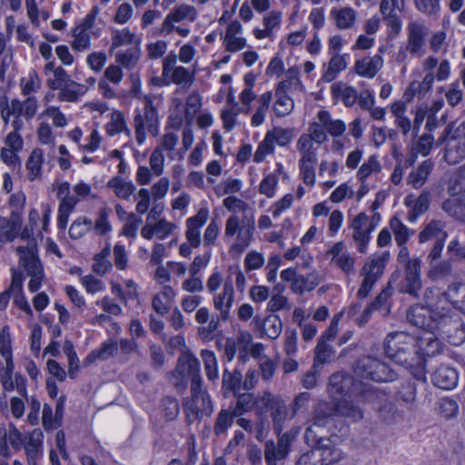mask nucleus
Wrapping results in <instances>:
<instances>
[{"instance_id": "f257e3e1", "label": "nucleus", "mask_w": 465, "mask_h": 465, "mask_svg": "<svg viewBox=\"0 0 465 465\" xmlns=\"http://www.w3.org/2000/svg\"><path fill=\"white\" fill-rule=\"evenodd\" d=\"M420 350L417 339L405 331L391 332L384 341L386 355L402 366H412L420 362Z\"/></svg>"}, {"instance_id": "f03ea898", "label": "nucleus", "mask_w": 465, "mask_h": 465, "mask_svg": "<svg viewBox=\"0 0 465 465\" xmlns=\"http://www.w3.org/2000/svg\"><path fill=\"white\" fill-rule=\"evenodd\" d=\"M328 391L331 397L348 396L355 399L358 403L371 402L378 396L370 385L343 373L331 375Z\"/></svg>"}, {"instance_id": "7ed1b4c3", "label": "nucleus", "mask_w": 465, "mask_h": 465, "mask_svg": "<svg viewBox=\"0 0 465 465\" xmlns=\"http://www.w3.org/2000/svg\"><path fill=\"white\" fill-rule=\"evenodd\" d=\"M255 231L254 217H244L240 219L238 215H231L225 223L223 238L230 240L234 238L230 247V252L242 253L247 249L253 240Z\"/></svg>"}, {"instance_id": "20e7f679", "label": "nucleus", "mask_w": 465, "mask_h": 465, "mask_svg": "<svg viewBox=\"0 0 465 465\" xmlns=\"http://www.w3.org/2000/svg\"><path fill=\"white\" fill-rule=\"evenodd\" d=\"M435 331L446 336L449 342L459 345L465 341V327L459 312L450 306L436 303Z\"/></svg>"}, {"instance_id": "39448f33", "label": "nucleus", "mask_w": 465, "mask_h": 465, "mask_svg": "<svg viewBox=\"0 0 465 465\" xmlns=\"http://www.w3.org/2000/svg\"><path fill=\"white\" fill-rule=\"evenodd\" d=\"M389 258L390 253L385 252L380 255H371L365 261L359 272L362 281L357 292L358 298L365 299L369 296L373 286L382 277Z\"/></svg>"}, {"instance_id": "423d86ee", "label": "nucleus", "mask_w": 465, "mask_h": 465, "mask_svg": "<svg viewBox=\"0 0 465 465\" xmlns=\"http://www.w3.org/2000/svg\"><path fill=\"white\" fill-rule=\"evenodd\" d=\"M195 79V69H190L177 64L174 54H167L163 60L162 79H155L157 84H170L191 86Z\"/></svg>"}, {"instance_id": "0eeeda50", "label": "nucleus", "mask_w": 465, "mask_h": 465, "mask_svg": "<svg viewBox=\"0 0 465 465\" xmlns=\"http://www.w3.org/2000/svg\"><path fill=\"white\" fill-rule=\"evenodd\" d=\"M354 372L360 378L376 382H389L396 378V373L384 361L372 356L360 358Z\"/></svg>"}, {"instance_id": "6e6552de", "label": "nucleus", "mask_w": 465, "mask_h": 465, "mask_svg": "<svg viewBox=\"0 0 465 465\" xmlns=\"http://www.w3.org/2000/svg\"><path fill=\"white\" fill-rule=\"evenodd\" d=\"M183 367L187 371L188 375L191 379V396L195 398L203 397V407L205 410L211 411V398L208 392L203 389V380L200 375V361L193 354L184 355L179 358L178 366L173 373V376L176 372H178L179 368Z\"/></svg>"}, {"instance_id": "1a4fd4ad", "label": "nucleus", "mask_w": 465, "mask_h": 465, "mask_svg": "<svg viewBox=\"0 0 465 465\" xmlns=\"http://www.w3.org/2000/svg\"><path fill=\"white\" fill-rule=\"evenodd\" d=\"M446 141L444 159L450 164H457L465 159V121L458 127L450 124L444 131Z\"/></svg>"}, {"instance_id": "9d476101", "label": "nucleus", "mask_w": 465, "mask_h": 465, "mask_svg": "<svg viewBox=\"0 0 465 465\" xmlns=\"http://www.w3.org/2000/svg\"><path fill=\"white\" fill-rule=\"evenodd\" d=\"M464 180L465 165L460 167L453 185L449 188L452 195L442 203V209L450 216L465 223V188L461 185Z\"/></svg>"}, {"instance_id": "9b49d317", "label": "nucleus", "mask_w": 465, "mask_h": 465, "mask_svg": "<svg viewBox=\"0 0 465 465\" xmlns=\"http://www.w3.org/2000/svg\"><path fill=\"white\" fill-rule=\"evenodd\" d=\"M420 260L414 258L404 265L403 279L399 284V292L417 298L422 287Z\"/></svg>"}, {"instance_id": "f8f14e48", "label": "nucleus", "mask_w": 465, "mask_h": 465, "mask_svg": "<svg viewBox=\"0 0 465 465\" xmlns=\"http://www.w3.org/2000/svg\"><path fill=\"white\" fill-rule=\"evenodd\" d=\"M221 41L225 51L229 53L241 52L248 45L243 26L238 20H232L227 24L221 34Z\"/></svg>"}, {"instance_id": "ddd939ff", "label": "nucleus", "mask_w": 465, "mask_h": 465, "mask_svg": "<svg viewBox=\"0 0 465 465\" xmlns=\"http://www.w3.org/2000/svg\"><path fill=\"white\" fill-rule=\"evenodd\" d=\"M377 223L374 221L369 223V216L365 213H360L355 216L351 223L352 229V239L357 245V250L361 253L367 252V247L371 240V233L376 228Z\"/></svg>"}, {"instance_id": "4468645a", "label": "nucleus", "mask_w": 465, "mask_h": 465, "mask_svg": "<svg viewBox=\"0 0 465 465\" xmlns=\"http://www.w3.org/2000/svg\"><path fill=\"white\" fill-rule=\"evenodd\" d=\"M436 302L428 306L414 305L407 313L408 321L420 329L435 332Z\"/></svg>"}, {"instance_id": "2eb2a0df", "label": "nucleus", "mask_w": 465, "mask_h": 465, "mask_svg": "<svg viewBox=\"0 0 465 465\" xmlns=\"http://www.w3.org/2000/svg\"><path fill=\"white\" fill-rule=\"evenodd\" d=\"M345 131V124L341 120L331 121V118H319L318 123L310 125V134L314 142L322 143L326 141L327 134L339 136Z\"/></svg>"}, {"instance_id": "dca6fc26", "label": "nucleus", "mask_w": 465, "mask_h": 465, "mask_svg": "<svg viewBox=\"0 0 465 465\" xmlns=\"http://www.w3.org/2000/svg\"><path fill=\"white\" fill-rule=\"evenodd\" d=\"M44 433L41 429H34L25 434L23 448L28 465H39L44 457Z\"/></svg>"}, {"instance_id": "f3484780", "label": "nucleus", "mask_w": 465, "mask_h": 465, "mask_svg": "<svg viewBox=\"0 0 465 465\" xmlns=\"http://www.w3.org/2000/svg\"><path fill=\"white\" fill-rule=\"evenodd\" d=\"M25 440V435L16 428V426L10 422L8 424L0 425V456L7 458L11 455L7 442L11 444L13 449L20 450Z\"/></svg>"}, {"instance_id": "a211bd4d", "label": "nucleus", "mask_w": 465, "mask_h": 465, "mask_svg": "<svg viewBox=\"0 0 465 465\" xmlns=\"http://www.w3.org/2000/svg\"><path fill=\"white\" fill-rule=\"evenodd\" d=\"M337 416L336 404L322 401L317 404L314 410L313 423L308 427L304 433V438L309 442L315 437L314 427H324L328 425Z\"/></svg>"}, {"instance_id": "6ab92c4d", "label": "nucleus", "mask_w": 465, "mask_h": 465, "mask_svg": "<svg viewBox=\"0 0 465 465\" xmlns=\"http://www.w3.org/2000/svg\"><path fill=\"white\" fill-rule=\"evenodd\" d=\"M20 255V264L26 272L32 275L44 274L43 265L41 264L36 252L37 245L35 240H30L25 246L16 248Z\"/></svg>"}, {"instance_id": "aec40b11", "label": "nucleus", "mask_w": 465, "mask_h": 465, "mask_svg": "<svg viewBox=\"0 0 465 465\" xmlns=\"http://www.w3.org/2000/svg\"><path fill=\"white\" fill-rule=\"evenodd\" d=\"M208 218L209 210L203 207L194 216L186 220L185 238L193 248H198L201 244V228L205 224Z\"/></svg>"}, {"instance_id": "412c9836", "label": "nucleus", "mask_w": 465, "mask_h": 465, "mask_svg": "<svg viewBox=\"0 0 465 465\" xmlns=\"http://www.w3.org/2000/svg\"><path fill=\"white\" fill-rule=\"evenodd\" d=\"M321 465H335L344 460L346 454L334 444L330 438H316Z\"/></svg>"}, {"instance_id": "4be33fe9", "label": "nucleus", "mask_w": 465, "mask_h": 465, "mask_svg": "<svg viewBox=\"0 0 465 465\" xmlns=\"http://www.w3.org/2000/svg\"><path fill=\"white\" fill-rule=\"evenodd\" d=\"M234 302V290L232 280L226 278L223 292L213 296L214 308L220 312L221 319L227 321L230 317V312Z\"/></svg>"}, {"instance_id": "5701e85b", "label": "nucleus", "mask_w": 465, "mask_h": 465, "mask_svg": "<svg viewBox=\"0 0 465 465\" xmlns=\"http://www.w3.org/2000/svg\"><path fill=\"white\" fill-rule=\"evenodd\" d=\"M253 322L260 332L261 337L277 339L282 331V322L279 316L269 314L264 319L256 316Z\"/></svg>"}, {"instance_id": "b1692460", "label": "nucleus", "mask_w": 465, "mask_h": 465, "mask_svg": "<svg viewBox=\"0 0 465 465\" xmlns=\"http://www.w3.org/2000/svg\"><path fill=\"white\" fill-rule=\"evenodd\" d=\"M203 397H197L194 399L193 396L184 398L183 401V408L185 413L186 421L188 424H192L196 420H200L203 414L211 416L213 412V404L211 401V411L205 410L203 407Z\"/></svg>"}, {"instance_id": "393cba45", "label": "nucleus", "mask_w": 465, "mask_h": 465, "mask_svg": "<svg viewBox=\"0 0 465 465\" xmlns=\"http://www.w3.org/2000/svg\"><path fill=\"white\" fill-rule=\"evenodd\" d=\"M276 89L278 92L305 93L306 89L301 78L300 67L298 65L289 67L284 73V79L277 84Z\"/></svg>"}, {"instance_id": "a878e982", "label": "nucleus", "mask_w": 465, "mask_h": 465, "mask_svg": "<svg viewBox=\"0 0 465 465\" xmlns=\"http://www.w3.org/2000/svg\"><path fill=\"white\" fill-rule=\"evenodd\" d=\"M408 35L407 50L415 56H420L424 48L426 28L417 22H411L408 25Z\"/></svg>"}, {"instance_id": "bb28decb", "label": "nucleus", "mask_w": 465, "mask_h": 465, "mask_svg": "<svg viewBox=\"0 0 465 465\" xmlns=\"http://www.w3.org/2000/svg\"><path fill=\"white\" fill-rule=\"evenodd\" d=\"M330 18L334 22L337 28L341 30L351 29L356 23L357 12L351 6H336L331 8Z\"/></svg>"}, {"instance_id": "cd10ccee", "label": "nucleus", "mask_w": 465, "mask_h": 465, "mask_svg": "<svg viewBox=\"0 0 465 465\" xmlns=\"http://www.w3.org/2000/svg\"><path fill=\"white\" fill-rule=\"evenodd\" d=\"M445 228L446 223L443 221L431 220L420 232L418 235L419 242L423 243L430 240H434V242H445L448 238V232Z\"/></svg>"}, {"instance_id": "c85d7f7f", "label": "nucleus", "mask_w": 465, "mask_h": 465, "mask_svg": "<svg viewBox=\"0 0 465 465\" xmlns=\"http://www.w3.org/2000/svg\"><path fill=\"white\" fill-rule=\"evenodd\" d=\"M431 381L434 386L442 390H451L458 383V373L456 370L448 365H440L433 372Z\"/></svg>"}, {"instance_id": "c756f323", "label": "nucleus", "mask_w": 465, "mask_h": 465, "mask_svg": "<svg viewBox=\"0 0 465 465\" xmlns=\"http://www.w3.org/2000/svg\"><path fill=\"white\" fill-rule=\"evenodd\" d=\"M383 66V58L380 54L364 57L354 64L355 73L364 78L371 79Z\"/></svg>"}, {"instance_id": "7c9ffc66", "label": "nucleus", "mask_w": 465, "mask_h": 465, "mask_svg": "<svg viewBox=\"0 0 465 465\" xmlns=\"http://www.w3.org/2000/svg\"><path fill=\"white\" fill-rule=\"evenodd\" d=\"M464 288L465 286L461 283L453 282L450 284L447 291L438 295L436 303L450 307L453 306L460 310L462 302H464Z\"/></svg>"}, {"instance_id": "2f4dec72", "label": "nucleus", "mask_w": 465, "mask_h": 465, "mask_svg": "<svg viewBox=\"0 0 465 465\" xmlns=\"http://www.w3.org/2000/svg\"><path fill=\"white\" fill-rule=\"evenodd\" d=\"M404 203L411 208L408 213L409 221L415 222L419 216L429 210L430 194L428 191H423L415 200L411 195H408L404 200Z\"/></svg>"}, {"instance_id": "473e14b6", "label": "nucleus", "mask_w": 465, "mask_h": 465, "mask_svg": "<svg viewBox=\"0 0 465 465\" xmlns=\"http://www.w3.org/2000/svg\"><path fill=\"white\" fill-rule=\"evenodd\" d=\"M22 219L15 217H4L0 215V245L13 242L19 234Z\"/></svg>"}, {"instance_id": "72a5a7b5", "label": "nucleus", "mask_w": 465, "mask_h": 465, "mask_svg": "<svg viewBox=\"0 0 465 465\" xmlns=\"http://www.w3.org/2000/svg\"><path fill=\"white\" fill-rule=\"evenodd\" d=\"M331 97L335 101H341L344 105L352 106L358 98L357 90L343 82H336L331 87Z\"/></svg>"}, {"instance_id": "f704fd0d", "label": "nucleus", "mask_w": 465, "mask_h": 465, "mask_svg": "<svg viewBox=\"0 0 465 465\" xmlns=\"http://www.w3.org/2000/svg\"><path fill=\"white\" fill-rule=\"evenodd\" d=\"M335 404L338 417L348 419L352 422H357L363 419V410L353 401L343 399L337 401Z\"/></svg>"}, {"instance_id": "c9c22d12", "label": "nucleus", "mask_w": 465, "mask_h": 465, "mask_svg": "<svg viewBox=\"0 0 465 465\" xmlns=\"http://www.w3.org/2000/svg\"><path fill=\"white\" fill-rule=\"evenodd\" d=\"M174 297L175 292L173 289L169 285H165L159 293L153 297L152 307L158 314L165 315L170 311Z\"/></svg>"}, {"instance_id": "e433bc0d", "label": "nucleus", "mask_w": 465, "mask_h": 465, "mask_svg": "<svg viewBox=\"0 0 465 465\" xmlns=\"http://www.w3.org/2000/svg\"><path fill=\"white\" fill-rule=\"evenodd\" d=\"M331 59L326 70L322 73V80L325 83L332 82L338 74L343 72L347 68L346 54H329Z\"/></svg>"}, {"instance_id": "4c0bfd02", "label": "nucleus", "mask_w": 465, "mask_h": 465, "mask_svg": "<svg viewBox=\"0 0 465 465\" xmlns=\"http://www.w3.org/2000/svg\"><path fill=\"white\" fill-rule=\"evenodd\" d=\"M321 281L320 275L315 272L306 275L298 274L295 282L291 284V289L296 294H303L306 292L313 291L320 284Z\"/></svg>"}, {"instance_id": "58836bf2", "label": "nucleus", "mask_w": 465, "mask_h": 465, "mask_svg": "<svg viewBox=\"0 0 465 465\" xmlns=\"http://www.w3.org/2000/svg\"><path fill=\"white\" fill-rule=\"evenodd\" d=\"M433 167L434 163L431 160L423 161L415 171L409 174L407 178L408 183L415 189L420 188L426 183Z\"/></svg>"}, {"instance_id": "ea45409f", "label": "nucleus", "mask_w": 465, "mask_h": 465, "mask_svg": "<svg viewBox=\"0 0 465 465\" xmlns=\"http://www.w3.org/2000/svg\"><path fill=\"white\" fill-rule=\"evenodd\" d=\"M37 104L34 97H28L25 103L13 100L8 105L6 116H33L36 112Z\"/></svg>"}, {"instance_id": "a19ab883", "label": "nucleus", "mask_w": 465, "mask_h": 465, "mask_svg": "<svg viewBox=\"0 0 465 465\" xmlns=\"http://www.w3.org/2000/svg\"><path fill=\"white\" fill-rule=\"evenodd\" d=\"M307 26L288 33L279 41V48L282 51L293 50L300 47L304 43L307 36Z\"/></svg>"}, {"instance_id": "79ce46f5", "label": "nucleus", "mask_w": 465, "mask_h": 465, "mask_svg": "<svg viewBox=\"0 0 465 465\" xmlns=\"http://www.w3.org/2000/svg\"><path fill=\"white\" fill-rule=\"evenodd\" d=\"M271 418L272 420L273 430L280 435L284 429L285 422L292 419V413L289 414L284 402L280 400L278 403L271 411Z\"/></svg>"}, {"instance_id": "37998d69", "label": "nucleus", "mask_w": 465, "mask_h": 465, "mask_svg": "<svg viewBox=\"0 0 465 465\" xmlns=\"http://www.w3.org/2000/svg\"><path fill=\"white\" fill-rule=\"evenodd\" d=\"M141 40L128 28L116 29L112 33V48L129 46L134 45L139 46Z\"/></svg>"}, {"instance_id": "c03bdc74", "label": "nucleus", "mask_w": 465, "mask_h": 465, "mask_svg": "<svg viewBox=\"0 0 465 465\" xmlns=\"http://www.w3.org/2000/svg\"><path fill=\"white\" fill-rule=\"evenodd\" d=\"M43 163V151L39 148L34 149L25 163V167L28 171V179L30 181L41 177Z\"/></svg>"}, {"instance_id": "a18cd8bd", "label": "nucleus", "mask_w": 465, "mask_h": 465, "mask_svg": "<svg viewBox=\"0 0 465 465\" xmlns=\"http://www.w3.org/2000/svg\"><path fill=\"white\" fill-rule=\"evenodd\" d=\"M197 16L198 12L195 7L186 4L179 5L166 15V17L178 25L184 20L193 22Z\"/></svg>"}, {"instance_id": "49530a36", "label": "nucleus", "mask_w": 465, "mask_h": 465, "mask_svg": "<svg viewBox=\"0 0 465 465\" xmlns=\"http://www.w3.org/2000/svg\"><path fill=\"white\" fill-rule=\"evenodd\" d=\"M238 416L233 414V410L232 406L228 409H222L216 417L214 425H213V432L216 435H222L227 432L228 429L233 423V419Z\"/></svg>"}, {"instance_id": "de8ad7c7", "label": "nucleus", "mask_w": 465, "mask_h": 465, "mask_svg": "<svg viewBox=\"0 0 465 465\" xmlns=\"http://www.w3.org/2000/svg\"><path fill=\"white\" fill-rule=\"evenodd\" d=\"M111 254L110 245L107 244L99 253L94 257V264L92 266L93 272L96 274L103 276L110 272L113 268L108 257Z\"/></svg>"}, {"instance_id": "09e8293b", "label": "nucleus", "mask_w": 465, "mask_h": 465, "mask_svg": "<svg viewBox=\"0 0 465 465\" xmlns=\"http://www.w3.org/2000/svg\"><path fill=\"white\" fill-rule=\"evenodd\" d=\"M452 273V265L443 260L432 264L427 272V277L432 282H440L449 278Z\"/></svg>"}, {"instance_id": "8fccbe9b", "label": "nucleus", "mask_w": 465, "mask_h": 465, "mask_svg": "<svg viewBox=\"0 0 465 465\" xmlns=\"http://www.w3.org/2000/svg\"><path fill=\"white\" fill-rule=\"evenodd\" d=\"M232 409L233 410V414L238 417L255 410L254 394L250 392L238 394L235 405L232 406Z\"/></svg>"}, {"instance_id": "3c124183", "label": "nucleus", "mask_w": 465, "mask_h": 465, "mask_svg": "<svg viewBox=\"0 0 465 465\" xmlns=\"http://www.w3.org/2000/svg\"><path fill=\"white\" fill-rule=\"evenodd\" d=\"M242 375L240 371H230L227 369L223 373L222 388L224 391H232L234 395L240 391Z\"/></svg>"}, {"instance_id": "603ef678", "label": "nucleus", "mask_w": 465, "mask_h": 465, "mask_svg": "<svg viewBox=\"0 0 465 465\" xmlns=\"http://www.w3.org/2000/svg\"><path fill=\"white\" fill-rule=\"evenodd\" d=\"M281 399L273 396L270 391H263L262 395L255 396V411L256 414L262 416L266 411H272V409L278 403Z\"/></svg>"}, {"instance_id": "864d4df0", "label": "nucleus", "mask_w": 465, "mask_h": 465, "mask_svg": "<svg viewBox=\"0 0 465 465\" xmlns=\"http://www.w3.org/2000/svg\"><path fill=\"white\" fill-rule=\"evenodd\" d=\"M108 187L114 189L115 194L122 199H128L135 190L132 182H125L119 176L112 178L108 182Z\"/></svg>"}, {"instance_id": "5fc2aeb1", "label": "nucleus", "mask_w": 465, "mask_h": 465, "mask_svg": "<svg viewBox=\"0 0 465 465\" xmlns=\"http://www.w3.org/2000/svg\"><path fill=\"white\" fill-rule=\"evenodd\" d=\"M87 87L84 84L70 81L61 88L60 96L64 101L74 102L84 94Z\"/></svg>"}, {"instance_id": "6e6d98bb", "label": "nucleus", "mask_w": 465, "mask_h": 465, "mask_svg": "<svg viewBox=\"0 0 465 465\" xmlns=\"http://www.w3.org/2000/svg\"><path fill=\"white\" fill-rule=\"evenodd\" d=\"M201 357L203 361L204 370L208 380L211 381H217L219 375L217 360L214 353L209 350H203L201 351Z\"/></svg>"}, {"instance_id": "4d7b16f0", "label": "nucleus", "mask_w": 465, "mask_h": 465, "mask_svg": "<svg viewBox=\"0 0 465 465\" xmlns=\"http://www.w3.org/2000/svg\"><path fill=\"white\" fill-rule=\"evenodd\" d=\"M92 220L86 217H79L72 223L69 228V236L74 240L81 239L92 229Z\"/></svg>"}, {"instance_id": "13d9d810", "label": "nucleus", "mask_w": 465, "mask_h": 465, "mask_svg": "<svg viewBox=\"0 0 465 465\" xmlns=\"http://www.w3.org/2000/svg\"><path fill=\"white\" fill-rule=\"evenodd\" d=\"M277 100L273 105V109L277 116H286L291 114L293 109V100L288 95V93L278 92L276 89Z\"/></svg>"}, {"instance_id": "bf43d9fd", "label": "nucleus", "mask_w": 465, "mask_h": 465, "mask_svg": "<svg viewBox=\"0 0 465 465\" xmlns=\"http://www.w3.org/2000/svg\"><path fill=\"white\" fill-rule=\"evenodd\" d=\"M390 227L392 230L395 241L399 246L406 244L410 238L409 229L397 216H393L390 221Z\"/></svg>"}, {"instance_id": "052dcab7", "label": "nucleus", "mask_w": 465, "mask_h": 465, "mask_svg": "<svg viewBox=\"0 0 465 465\" xmlns=\"http://www.w3.org/2000/svg\"><path fill=\"white\" fill-rule=\"evenodd\" d=\"M140 56V50L138 46H134L133 48H129L124 52H120L116 55V61L119 63L122 66L132 69L134 68Z\"/></svg>"}, {"instance_id": "680f3d73", "label": "nucleus", "mask_w": 465, "mask_h": 465, "mask_svg": "<svg viewBox=\"0 0 465 465\" xmlns=\"http://www.w3.org/2000/svg\"><path fill=\"white\" fill-rule=\"evenodd\" d=\"M173 32L182 37H187L191 33V29L188 26L178 25L165 16L159 29L160 35L167 36Z\"/></svg>"}, {"instance_id": "e2e57ef3", "label": "nucleus", "mask_w": 465, "mask_h": 465, "mask_svg": "<svg viewBox=\"0 0 465 465\" xmlns=\"http://www.w3.org/2000/svg\"><path fill=\"white\" fill-rule=\"evenodd\" d=\"M72 47L79 52L88 49L91 45V36L88 31L75 27L73 33Z\"/></svg>"}, {"instance_id": "0e129e2a", "label": "nucleus", "mask_w": 465, "mask_h": 465, "mask_svg": "<svg viewBox=\"0 0 465 465\" xmlns=\"http://www.w3.org/2000/svg\"><path fill=\"white\" fill-rule=\"evenodd\" d=\"M197 54L195 45L189 41L180 45L178 54L175 55L177 61L179 60L183 64H190L195 60Z\"/></svg>"}, {"instance_id": "69168bd1", "label": "nucleus", "mask_w": 465, "mask_h": 465, "mask_svg": "<svg viewBox=\"0 0 465 465\" xmlns=\"http://www.w3.org/2000/svg\"><path fill=\"white\" fill-rule=\"evenodd\" d=\"M381 170L377 157L372 155L360 167L357 177L361 182H363L372 173H379Z\"/></svg>"}, {"instance_id": "338daca9", "label": "nucleus", "mask_w": 465, "mask_h": 465, "mask_svg": "<svg viewBox=\"0 0 465 465\" xmlns=\"http://www.w3.org/2000/svg\"><path fill=\"white\" fill-rule=\"evenodd\" d=\"M42 425L47 432L52 431L62 425V421H58L56 420V415L53 413V408L48 403H45L43 407Z\"/></svg>"}, {"instance_id": "774afa93", "label": "nucleus", "mask_w": 465, "mask_h": 465, "mask_svg": "<svg viewBox=\"0 0 465 465\" xmlns=\"http://www.w3.org/2000/svg\"><path fill=\"white\" fill-rule=\"evenodd\" d=\"M308 443H311L313 449L302 454L296 465H321L318 448H316V437L312 438Z\"/></svg>"}]
</instances>
